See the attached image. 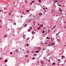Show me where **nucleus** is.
<instances>
[{
  "label": "nucleus",
  "instance_id": "f257e3e1",
  "mask_svg": "<svg viewBox=\"0 0 66 66\" xmlns=\"http://www.w3.org/2000/svg\"><path fill=\"white\" fill-rule=\"evenodd\" d=\"M43 15V14L42 13H39L38 16H41V15Z\"/></svg>",
  "mask_w": 66,
  "mask_h": 66
},
{
  "label": "nucleus",
  "instance_id": "f03ea898",
  "mask_svg": "<svg viewBox=\"0 0 66 66\" xmlns=\"http://www.w3.org/2000/svg\"><path fill=\"white\" fill-rule=\"evenodd\" d=\"M31 33H32V34H33H33H35V32H34V31H32L31 32Z\"/></svg>",
  "mask_w": 66,
  "mask_h": 66
},
{
  "label": "nucleus",
  "instance_id": "7ed1b4c3",
  "mask_svg": "<svg viewBox=\"0 0 66 66\" xmlns=\"http://www.w3.org/2000/svg\"><path fill=\"white\" fill-rule=\"evenodd\" d=\"M54 45H55V44H54V43H53V44H51L50 45L51 46H53Z\"/></svg>",
  "mask_w": 66,
  "mask_h": 66
},
{
  "label": "nucleus",
  "instance_id": "20e7f679",
  "mask_svg": "<svg viewBox=\"0 0 66 66\" xmlns=\"http://www.w3.org/2000/svg\"><path fill=\"white\" fill-rule=\"evenodd\" d=\"M61 9L60 8L59 9V12H62V10H61Z\"/></svg>",
  "mask_w": 66,
  "mask_h": 66
},
{
  "label": "nucleus",
  "instance_id": "39448f33",
  "mask_svg": "<svg viewBox=\"0 0 66 66\" xmlns=\"http://www.w3.org/2000/svg\"><path fill=\"white\" fill-rule=\"evenodd\" d=\"M15 52H18V50H15Z\"/></svg>",
  "mask_w": 66,
  "mask_h": 66
},
{
  "label": "nucleus",
  "instance_id": "423d86ee",
  "mask_svg": "<svg viewBox=\"0 0 66 66\" xmlns=\"http://www.w3.org/2000/svg\"><path fill=\"white\" fill-rule=\"evenodd\" d=\"M40 62L41 64H44L43 61H41Z\"/></svg>",
  "mask_w": 66,
  "mask_h": 66
},
{
  "label": "nucleus",
  "instance_id": "0eeeda50",
  "mask_svg": "<svg viewBox=\"0 0 66 66\" xmlns=\"http://www.w3.org/2000/svg\"><path fill=\"white\" fill-rule=\"evenodd\" d=\"M7 35H6L5 36H4V37H5V38H6V37H7Z\"/></svg>",
  "mask_w": 66,
  "mask_h": 66
},
{
  "label": "nucleus",
  "instance_id": "6e6552de",
  "mask_svg": "<svg viewBox=\"0 0 66 66\" xmlns=\"http://www.w3.org/2000/svg\"><path fill=\"white\" fill-rule=\"evenodd\" d=\"M59 35L57 33L55 35V36H59Z\"/></svg>",
  "mask_w": 66,
  "mask_h": 66
},
{
  "label": "nucleus",
  "instance_id": "1a4fd4ad",
  "mask_svg": "<svg viewBox=\"0 0 66 66\" xmlns=\"http://www.w3.org/2000/svg\"><path fill=\"white\" fill-rule=\"evenodd\" d=\"M55 27H56L55 25H54V26L53 27V29H54V28H55Z\"/></svg>",
  "mask_w": 66,
  "mask_h": 66
},
{
  "label": "nucleus",
  "instance_id": "9d476101",
  "mask_svg": "<svg viewBox=\"0 0 66 66\" xmlns=\"http://www.w3.org/2000/svg\"><path fill=\"white\" fill-rule=\"evenodd\" d=\"M40 26H41L42 27H43L44 25L43 24H41L40 25Z\"/></svg>",
  "mask_w": 66,
  "mask_h": 66
},
{
  "label": "nucleus",
  "instance_id": "9b49d317",
  "mask_svg": "<svg viewBox=\"0 0 66 66\" xmlns=\"http://www.w3.org/2000/svg\"><path fill=\"white\" fill-rule=\"evenodd\" d=\"M34 55H35V56H37V54H34Z\"/></svg>",
  "mask_w": 66,
  "mask_h": 66
},
{
  "label": "nucleus",
  "instance_id": "f8f14e48",
  "mask_svg": "<svg viewBox=\"0 0 66 66\" xmlns=\"http://www.w3.org/2000/svg\"><path fill=\"white\" fill-rule=\"evenodd\" d=\"M27 26V25L26 24L24 25V27H26V26Z\"/></svg>",
  "mask_w": 66,
  "mask_h": 66
},
{
  "label": "nucleus",
  "instance_id": "ddd939ff",
  "mask_svg": "<svg viewBox=\"0 0 66 66\" xmlns=\"http://www.w3.org/2000/svg\"><path fill=\"white\" fill-rule=\"evenodd\" d=\"M64 56H62V58L63 59V58H64Z\"/></svg>",
  "mask_w": 66,
  "mask_h": 66
},
{
  "label": "nucleus",
  "instance_id": "4468645a",
  "mask_svg": "<svg viewBox=\"0 0 66 66\" xmlns=\"http://www.w3.org/2000/svg\"><path fill=\"white\" fill-rule=\"evenodd\" d=\"M25 3H28V2H27V0L25 1Z\"/></svg>",
  "mask_w": 66,
  "mask_h": 66
},
{
  "label": "nucleus",
  "instance_id": "2eb2a0df",
  "mask_svg": "<svg viewBox=\"0 0 66 66\" xmlns=\"http://www.w3.org/2000/svg\"><path fill=\"white\" fill-rule=\"evenodd\" d=\"M53 65H55V63H52Z\"/></svg>",
  "mask_w": 66,
  "mask_h": 66
},
{
  "label": "nucleus",
  "instance_id": "dca6fc26",
  "mask_svg": "<svg viewBox=\"0 0 66 66\" xmlns=\"http://www.w3.org/2000/svg\"><path fill=\"white\" fill-rule=\"evenodd\" d=\"M25 36H26V35H23V36L24 37Z\"/></svg>",
  "mask_w": 66,
  "mask_h": 66
},
{
  "label": "nucleus",
  "instance_id": "f3484780",
  "mask_svg": "<svg viewBox=\"0 0 66 66\" xmlns=\"http://www.w3.org/2000/svg\"><path fill=\"white\" fill-rule=\"evenodd\" d=\"M42 33H45V30H43V31Z\"/></svg>",
  "mask_w": 66,
  "mask_h": 66
},
{
  "label": "nucleus",
  "instance_id": "a211bd4d",
  "mask_svg": "<svg viewBox=\"0 0 66 66\" xmlns=\"http://www.w3.org/2000/svg\"><path fill=\"white\" fill-rule=\"evenodd\" d=\"M51 41L52 42H53V40H52V38H51Z\"/></svg>",
  "mask_w": 66,
  "mask_h": 66
},
{
  "label": "nucleus",
  "instance_id": "6ab92c4d",
  "mask_svg": "<svg viewBox=\"0 0 66 66\" xmlns=\"http://www.w3.org/2000/svg\"><path fill=\"white\" fill-rule=\"evenodd\" d=\"M38 48H39V50H40L41 49V48H40V47H39Z\"/></svg>",
  "mask_w": 66,
  "mask_h": 66
},
{
  "label": "nucleus",
  "instance_id": "aec40b11",
  "mask_svg": "<svg viewBox=\"0 0 66 66\" xmlns=\"http://www.w3.org/2000/svg\"><path fill=\"white\" fill-rule=\"evenodd\" d=\"M30 30H32V27H30Z\"/></svg>",
  "mask_w": 66,
  "mask_h": 66
},
{
  "label": "nucleus",
  "instance_id": "412c9836",
  "mask_svg": "<svg viewBox=\"0 0 66 66\" xmlns=\"http://www.w3.org/2000/svg\"><path fill=\"white\" fill-rule=\"evenodd\" d=\"M5 62H7V60H5Z\"/></svg>",
  "mask_w": 66,
  "mask_h": 66
},
{
  "label": "nucleus",
  "instance_id": "4be33fe9",
  "mask_svg": "<svg viewBox=\"0 0 66 66\" xmlns=\"http://www.w3.org/2000/svg\"><path fill=\"white\" fill-rule=\"evenodd\" d=\"M35 58L34 57H33L32 58V59H33V60H35Z\"/></svg>",
  "mask_w": 66,
  "mask_h": 66
},
{
  "label": "nucleus",
  "instance_id": "5701e85b",
  "mask_svg": "<svg viewBox=\"0 0 66 66\" xmlns=\"http://www.w3.org/2000/svg\"><path fill=\"white\" fill-rule=\"evenodd\" d=\"M2 27V25H0V29L2 28V27Z\"/></svg>",
  "mask_w": 66,
  "mask_h": 66
},
{
  "label": "nucleus",
  "instance_id": "b1692460",
  "mask_svg": "<svg viewBox=\"0 0 66 66\" xmlns=\"http://www.w3.org/2000/svg\"><path fill=\"white\" fill-rule=\"evenodd\" d=\"M22 13L23 14H24V15H25V13H24V12H22Z\"/></svg>",
  "mask_w": 66,
  "mask_h": 66
},
{
  "label": "nucleus",
  "instance_id": "393cba45",
  "mask_svg": "<svg viewBox=\"0 0 66 66\" xmlns=\"http://www.w3.org/2000/svg\"><path fill=\"white\" fill-rule=\"evenodd\" d=\"M61 61V60L60 59H59L58 60V61Z\"/></svg>",
  "mask_w": 66,
  "mask_h": 66
},
{
  "label": "nucleus",
  "instance_id": "a878e982",
  "mask_svg": "<svg viewBox=\"0 0 66 66\" xmlns=\"http://www.w3.org/2000/svg\"><path fill=\"white\" fill-rule=\"evenodd\" d=\"M10 53L11 54H13V53H12V52H10Z\"/></svg>",
  "mask_w": 66,
  "mask_h": 66
},
{
  "label": "nucleus",
  "instance_id": "bb28decb",
  "mask_svg": "<svg viewBox=\"0 0 66 66\" xmlns=\"http://www.w3.org/2000/svg\"><path fill=\"white\" fill-rule=\"evenodd\" d=\"M45 45H47V42H46L45 43Z\"/></svg>",
  "mask_w": 66,
  "mask_h": 66
},
{
  "label": "nucleus",
  "instance_id": "cd10ccee",
  "mask_svg": "<svg viewBox=\"0 0 66 66\" xmlns=\"http://www.w3.org/2000/svg\"><path fill=\"white\" fill-rule=\"evenodd\" d=\"M58 6H62V5H60L59 4H58Z\"/></svg>",
  "mask_w": 66,
  "mask_h": 66
},
{
  "label": "nucleus",
  "instance_id": "c85d7f7f",
  "mask_svg": "<svg viewBox=\"0 0 66 66\" xmlns=\"http://www.w3.org/2000/svg\"><path fill=\"white\" fill-rule=\"evenodd\" d=\"M13 24L14 25H15H15H16V23H13Z\"/></svg>",
  "mask_w": 66,
  "mask_h": 66
},
{
  "label": "nucleus",
  "instance_id": "c756f323",
  "mask_svg": "<svg viewBox=\"0 0 66 66\" xmlns=\"http://www.w3.org/2000/svg\"><path fill=\"white\" fill-rule=\"evenodd\" d=\"M47 34H48V33L46 32V33L45 34V35H47Z\"/></svg>",
  "mask_w": 66,
  "mask_h": 66
},
{
  "label": "nucleus",
  "instance_id": "7c9ffc66",
  "mask_svg": "<svg viewBox=\"0 0 66 66\" xmlns=\"http://www.w3.org/2000/svg\"><path fill=\"white\" fill-rule=\"evenodd\" d=\"M26 11H27L28 12H29V11L28 10H27Z\"/></svg>",
  "mask_w": 66,
  "mask_h": 66
},
{
  "label": "nucleus",
  "instance_id": "2f4dec72",
  "mask_svg": "<svg viewBox=\"0 0 66 66\" xmlns=\"http://www.w3.org/2000/svg\"><path fill=\"white\" fill-rule=\"evenodd\" d=\"M26 45L27 46H29V45L28 44H26Z\"/></svg>",
  "mask_w": 66,
  "mask_h": 66
},
{
  "label": "nucleus",
  "instance_id": "473e14b6",
  "mask_svg": "<svg viewBox=\"0 0 66 66\" xmlns=\"http://www.w3.org/2000/svg\"><path fill=\"white\" fill-rule=\"evenodd\" d=\"M32 2H30V5H32Z\"/></svg>",
  "mask_w": 66,
  "mask_h": 66
},
{
  "label": "nucleus",
  "instance_id": "72a5a7b5",
  "mask_svg": "<svg viewBox=\"0 0 66 66\" xmlns=\"http://www.w3.org/2000/svg\"><path fill=\"white\" fill-rule=\"evenodd\" d=\"M38 30H39V29H40V28H38Z\"/></svg>",
  "mask_w": 66,
  "mask_h": 66
},
{
  "label": "nucleus",
  "instance_id": "f704fd0d",
  "mask_svg": "<svg viewBox=\"0 0 66 66\" xmlns=\"http://www.w3.org/2000/svg\"><path fill=\"white\" fill-rule=\"evenodd\" d=\"M34 1H32V2L33 3H34Z\"/></svg>",
  "mask_w": 66,
  "mask_h": 66
},
{
  "label": "nucleus",
  "instance_id": "c9c22d12",
  "mask_svg": "<svg viewBox=\"0 0 66 66\" xmlns=\"http://www.w3.org/2000/svg\"><path fill=\"white\" fill-rule=\"evenodd\" d=\"M23 38L24 39H25V38H26V37H23Z\"/></svg>",
  "mask_w": 66,
  "mask_h": 66
},
{
  "label": "nucleus",
  "instance_id": "e433bc0d",
  "mask_svg": "<svg viewBox=\"0 0 66 66\" xmlns=\"http://www.w3.org/2000/svg\"><path fill=\"white\" fill-rule=\"evenodd\" d=\"M47 61H49V62L50 63V61L49 60H47Z\"/></svg>",
  "mask_w": 66,
  "mask_h": 66
},
{
  "label": "nucleus",
  "instance_id": "4c0bfd02",
  "mask_svg": "<svg viewBox=\"0 0 66 66\" xmlns=\"http://www.w3.org/2000/svg\"><path fill=\"white\" fill-rule=\"evenodd\" d=\"M37 52V51H36L35 52H36V53Z\"/></svg>",
  "mask_w": 66,
  "mask_h": 66
},
{
  "label": "nucleus",
  "instance_id": "58836bf2",
  "mask_svg": "<svg viewBox=\"0 0 66 66\" xmlns=\"http://www.w3.org/2000/svg\"><path fill=\"white\" fill-rule=\"evenodd\" d=\"M21 17H23V15H21Z\"/></svg>",
  "mask_w": 66,
  "mask_h": 66
},
{
  "label": "nucleus",
  "instance_id": "ea45409f",
  "mask_svg": "<svg viewBox=\"0 0 66 66\" xmlns=\"http://www.w3.org/2000/svg\"><path fill=\"white\" fill-rule=\"evenodd\" d=\"M46 29V27H45V28H44L43 29L44 30V29Z\"/></svg>",
  "mask_w": 66,
  "mask_h": 66
},
{
  "label": "nucleus",
  "instance_id": "a19ab883",
  "mask_svg": "<svg viewBox=\"0 0 66 66\" xmlns=\"http://www.w3.org/2000/svg\"><path fill=\"white\" fill-rule=\"evenodd\" d=\"M28 39H29V38H27V40H28Z\"/></svg>",
  "mask_w": 66,
  "mask_h": 66
},
{
  "label": "nucleus",
  "instance_id": "79ce46f5",
  "mask_svg": "<svg viewBox=\"0 0 66 66\" xmlns=\"http://www.w3.org/2000/svg\"><path fill=\"white\" fill-rule=\"evenodd\" d=\"M38 26H39V25H40V24H38Z\"/></svg>",
  "mask_w": 66,
  "mask_h": 66
},
{
  "label": "nucleus",
  "instance_id": "37998d69",
  "mask_svg": "<svg viewBox=\"0 0 66 66\" xmlns=\"http://www.w3.org/2000/svg\"><path fill=\"white\" fill-rule=\"evenodd\" d=\"M45 9H45V8H44L43 10H45Z\"/></svg>",
  "mask_w": 66,
  "mask_h": 66
},
{
  "label": "nucleus",
  "instance_id": "c03bdc74",
  "mask_svg": "<svg viewBox=\"0 0 66 66\" xmlns=\"http://www.w3.org/2000/svg\"><path fill=\"white\" fill-rule=\"evenodd\" d=\"M45 50V48H43V50Z\"/></svg>",
  "mask_w": 66,
  "mask_h": 66
},
{
  "label": "nucleus",
  "instance_id": "a18cd8bd",
  "mask_svg": "<svg viewBox=\"0 0 66 66\" xmlns=\"http://www.w3.org/2000/svg\"><path fill=\"white\" fill-rule=\"evenodd\" d=\"M1 10H0V13H1Z\"/></svg>",
  "mask_w": 66,
  "mask_h": 66
},
{
  "label": "nucleus",
  "instance_id": "49530a36",
  "mask_svg": "<svg viewBox=\"0 0 66 66\" xmlns=\"http://www.w3.org/2000/svg\"><path fill=\"white\" fill-rule=\"evenodd\" d=\"M60 33V32H59L57 34H59V33Z\"/></svg>",
  "mask_w": 66,
  "mask_h": 66
},
{
  "label": "nucleus",
  "instance_id": "de8ad7c7",
  "mask_svg": "<svg viewBox=\"0 0 66 66\" xmlns=\"http://www.w3.org/2000/svg\"><path fill=\"white\" fill-rule=\"evenodd\" d=\"M44 59V60H45V57L43 58Z\"/></svg>",
  "mask_w": 66,
  "mask_h": 66
},
{
  "label": "nucleus",
  "instance_id": "09e8293b",
  "mask_svg": "<svg viewBox=\"0 0 66 66\" xmlns=\"http://www.w3.org/2000/svg\"><path fill=\"white\" fill-rule=\"evenodd\" d=\"M39 2L40 3H41V2H40V1H39Z\"/></svg>",
  "mask_w": 66,
  "mask_h": 66
},
{
  "label": "nucleus",
  "instance_id": "8fccbe9b",
  "mask_svg": "<svg viewBox=\"0 0 66 66\" xmlns=\"http://www.w3.org/2000/svg\"><path fill=\"white\" fill-rule=\"evenodd\" d=\"M41 1V0H39V1Z\"/></svg>",
  "mask_w": 66,
  "mask_h": 66
},
{
  "label": "nucleus",
  "instance_id": "3c124183",
  "mask_svg": "<svg viewBox=\"0 0 66 66\" xmlns=\"http://www.w3.org/2000/svg\"><path fill=\"white\" fill-rule=\"evenodd\" d=\"M0 60H2V58H0Z\"/></svg>",
  "mask_w": 66,
  "mask_h": 66
},
{
  "label": "nucleus",
  "instance_id": "603ef678",
  "mask_svg": "<svg viewBox=\"0 0 66 66\" xmlns=\"http://www.w3.org/2000/svg\"><path fill=\"white\" fill-rule=\"evenodd\" d=\"M48 39H50V38H48Z\"/></svg>",
  "mask_w": 66,
  "mask_h": 66
},
{
  "label": "nucleus",
  "instance_id": "864d4df0",
  "mask_svg": "<svg viewBox=\"0 0 66 66\" xmlns=\"http://www.w3.org/2000/svg\"><path fill=\"white\" fill-rule=\"evenodd\" d=\"M46 38H47V39H48V37H47Z\"/></svg>",
  "mask_w": 66,
  "mask_h": 66
},
{
  "label": "nucleus",
  "instance_id": "5fc2aeb1",
  "mask_svg": "<svg viewBox=\"0 0 66 66\" xmlns=\"http://www.w3.org/2000/svg\"><path fill=\"white\" fill-rule=\"evenodd\" d=\"M48 9V8H47V7H46V9Z\"/></svg>",
  "mask_w": 66,
  "mask_h": 66
},
{
  "label": "nucleus",
  "instance_id": "6e6d98bb",
  "mask_svg": "<svg viewBox=\"0 0 66 66\" xmlns=\"http://www.w3.org/2000/svg\"><path fill=\"white\" fill-rule=\"evenodd\" d=\"M21 28H20V29H19L20 30V29H21Z\"/></svg>",
  "mask_w": 66,
  "mask_h": 66
},
{
  "label": "nucleus",
  "instance_id": "4d7b16f0",
  "mask_svg": "<svg viewBox=\"0 0 66 66\" xmlns=\"http://www.w3.org/2000/svg\"><path fill=\"white\" fill-rule=\"evenodd\" d=\"M38 52H38V51H37V53H38Z\"/></svg>",
  "mask_w": 66,
  "mask_h": 66
},
{
  "label": "nucleus",
  "instance_id": "13d9d810",
  "mask_svg": "<svg viewBox=\"0 0 66 66\" xmlns=\"http://www.w3.org/2000/svg\"><path fill=\"white\" fill-rule=\"evenodd\" d=\"M1 21V20H0V21Z\"/></svg>",
  "mask_w": 66,
  "mask_h": 66
},
{
  "label": "nucleus",
  "instance_id": "bf43d9fd",
  "mask_svg": "<svg viewBox=\"0 0 66 66\" xmlns=\"http://www.w3.org/2000/svg\"><path fill=\"white\" fill-rule=\"evenodd\" d=\"M28 32H29V30H28Z\"/></svg>",
  "mask_w": 66,
  "mask_h": 66
},
{
  "label": "nucleus",
  "instance_id": "052dcab7",
  "mask_svg": "<svg viewBox=\"0 0 66 66\" xmlns=\"http://www.w3.org/2000/svg\"><path fill=\"white\" fill-rule=\"evenodd\" d=\"M29 32H30V30H29Z\"/></svg>",
  "mask_w": 66,
  "mask_h": 66
},
{
  "label": "nucleus",
  "instance_id": "680f3d73",
  "mask_svg": "<svg viewBox=\"0 0 66 66\" xmlns=\"http://www.w3.org/2000/svg\"><path fill=\"white\" fill-rule=\"evenodd\" d=\"M57 65H59V64H57Z\"/></svg>",
  "mask_w": 66,
  "mask_h": 66
},
{
  "label": "nucleus",
  "instance_id": "e2e57ef3",
  "mask_svg": "<svg viewBox=\"0 0 66 66\" xmlns=\"http://www.w3.org/2000/svg\"><path fill=\"white\" fill-rule=\"evenodd\" d=\"M65 14V16H66V14Z\"/></svg>",
  "mask_w": 66,
  "mask_h": 66
},
{
  "label": "nucleus",
  "instance_id": "0e129e2a",
  "mask_svg": "<svg viewBox=\"0 0 66 66\" xmlns=\"http://www.w3.org/2000/svg\"><path fill=\"white\" fill-rule=\"evenodd\" d=\"M38 50V51H40V50Z\"/></svg>",
  "mask_w": 66,
  "mask_h": 66
},
{
  "label": "nucleus",
  "instance_id": "69168bd1",
  "mask_svg": "<svg viewBox=\"0 0 66 66\" xmlns=\"http://www.w3.org/2000/svg\"><path fill=\"white\" fill-rule=\"evenodd\" d=\"M40 27H41V26H40Z\"/></svg>",
  "mask_w": 66,
  "mask_h": 66
},
{
  "label": "nucleus",
  "instance_id": "338daca9",
  "mask_svg": "<svg viewBox=\"0 0 66 66\" xmlns=\"http://www.w3.org/2000/svg\"><path fill=\"white\" fill-rule=\"evenodd\" d=\"M20 13H21V11H20Z\"/></svg>",
  "mask_w": 66,
  "mask_h": 66
},
{
  "label": "nucleus",
  "instance_id": "774afa93",
  "mask_svg": "<svg viewBox=\"0 0 66 66\" xmlns=\"http://www.w3.org/2000/svg\"><path fill=\"white\" fill-rule=\"evenodd\" d=\"M38 17H39V16H38Z\"/></svg>",
  "mask_w": 66,
  "mask_h": 66
}]
</instances>
